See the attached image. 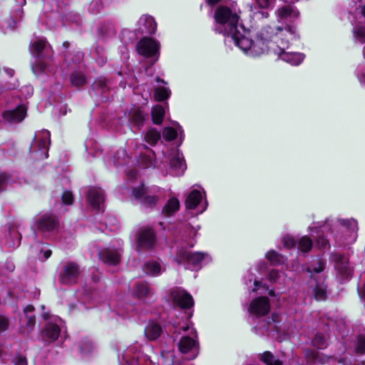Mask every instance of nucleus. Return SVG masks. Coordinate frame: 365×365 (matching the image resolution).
Wrapping results in <instances>:
<instances>
[{
	"mask_svg": "<svg viewBox=\"0 0 365 365\" xmlns=\"http://www.w3.org/2000/svg\"><path fill=\"white\" fill-rule=\"evenodd\" d=\"M241 30L244 31L242 26L237 29V31L230 34L232 41L246 55L256 57L264 53L269 48H273L271 44L268 46L267 38L262 32L261 36H258L255 41L250 39L241 34Z\"/></svg>",
	"mask_w": 365,
	"mask_h": 365,
	"instance_id": "nucleus-1",
	"label": "nucleus"
},
{
	"mask_svg": "<svg viewBox=\"0 0 365 365\" xmlns=\"http://www.w3.org/2000/svg\"><path fill=\"white\" fill-rule=\"evenodd\" d=\"M215 19L217 23L216 31L227 36L233 34L241 26L239 24V15L227 6L218 7L215 14Z\"/></svg>",
	"mask_w": 365,
	"mask_h": 365,
	"instance_id": "nucleus-2",
	"label": "nucleus"
},
{
	"mask_svg": "<svg viewBox=\"0 0 365 365\" xmlns=\"http://www.w3.org/2000/svg\"><path fill=\"white\" fill-rule=\"evenodd\" d=\"M50 145V133L41 130L35 134L30 145L29 153L34 160L46 159L48 157V146Z\"/></svg>",
	"mask_w": 365,
	"mask_h": 365,
	"instance_id": "nucleus-3",
	"label": "nucleus"
},
{
	"mask_svg": "<svg viewBox=\"0 0 365 365\" xmlns=\"http://www.w3.org/2000/svg\"><path fill=\"white\" fill-rule=\"evenodd\" d=\"M175 260L179 264H186L189 269H196L200 268L203 262H207L210 259L206 253L191 252L182 248L178 251Z\"/></svg>",
	"mask_w": 365,
	"mask_h": 365,
	"instance_id": "nucleus-4",
	"label": "nucleus"
},
{
	"mask_svg": "<svg viewBox=\"0 0 365 365\" xmlns=\"http://www.w3.org/2000/svg\"><path fill=\"white\" fill-rule=\"evenodd\" d=\"M157 191H159L158 188L150 189L142 185L133 189V195L144 207H153L159 200V197L156 194Z\"/></svg>",
	"mask_w": 365,
	"mask_h": 365,
	"instance_id": "nucleus-5",
	"label": "nucleus"
},
{
	"mask_svg": "<svg viewBox=\"0 0 365 365\" xmlns=\"http://www.w3.org/2000/svg\"><path fill=\"white\" fill-rule=\"evenodd\" d=\"M164 158L170 165V174L173 176L182 175L186 170V164L182 155L178 150H170L168 153L163 151Z\"/></svg>",
	"mask_w": 365,
	"mask_h": 365,
	"instance_id": "nucleus-6",
	"label": "nucleus"
},
{
	"mask_svg": "<svg viewBox=\"0 0 365 365\" xmlns=\"http://www.w3.org/2000/svg\"><path fill=\"white\" fill-rule=\"evenodd\" d=\"M80 275L78 264L68 262L63 267L58 274V280L63 284L71 285L77 282Z\"/></svg>",
	"mask_w": 365,
	"mask_h": 365,
	"instance_id": "nucleus-7",
	"label": "nucleus"
},
{
	"mask_svg": "<svg viewBox=\"0 0 365 365\" xmlns=\"http://www.w3.org/2000/svg\"><path fill=\"white\" fill-rule=\"evenodd\" d=\"M58 220L51 213H44L36 217L35 226L36 229L43 233L55 232L58 228Z\"/></svg>",
	"mask_w": 365,
	"mask_h": 365,
	"instance_id": "nucleus-8",
	"label": "nucleus"
},
{
	"mask_svg": "<svg viewBox=\"0 0 365 365\" xmlns=\"http://www.w3.org/2000/svg\"><path fill=\"white\" fill-rule=\"evenodd\" d=\"M287 43V41H284V39L282 38L279 46H278V51H275L274 43H271V46L273 48L269 49L279 55L282 60L290 63L291 65L298 66L303 61L304 56L301 53L286 52L285 48L288 47Z\"/></svg>",
	"mask_w": 365,
	"mask_h": 365,
	"instance_id": "nucleus-9",
	"label": "nucleus"
},
{
	"mask_svg": "<svg viewBox=\"0 0 365 365\" xmlns=\"http://www.w3.org/2000/svg\"><path fill=\"white\" fill-rule=\"evenodd\" d=\"M196 338V331L192 328L189 335L182 336L178 344L179 351L181 353H192V356L189 357L190 359H193L197 355V344Z\"/></svg>",
	"mask_w": 365,
	"mask_h": 365,
	"instance_id": "nucleus-10",
	"label": "nucleus"
},
{
	"mask_svg": "<svg viewBox=\"0 0 365 365\" xmlns=\"http://www.w3.org/2000/svg\"><path fill=\"white\" fill-rule=\"evenodd\" d=\"M160 43L157 41L143 38L137 44L138 53L145 57H152L158 55Z\"/></svg>",
	"mask_w": 365,
	"mask_h": 365,
	"instance_id": "nucleus-11",
	"label": "nucleus"
},
{
	"mask_svg": "<svg viewBox=\"0 0 365 365\" xmlns=\"http://www.w3.org/2000/svg\"><path fill=\"white\" fill-rule=\"evenodd\" d=\"M249 312L256 317L266 315L270 310L269 300L266 297H259L253 299L249 306Z\"/></svg>",
	"mask_w": 365,
	"mask_h": 365,
	"instance_id": "nucleus-12",
	"label": "nucleus"
},
{
	"mask_svg": "<svg viewBox=\"0 0 365 365\" xmlns=\"http://www.w3.org/2000/svg\"><path fill=\"white\" fill-rule=\"evenodd\" d=\"M123 359L127 365H150L151 362L145 356H139L137 346H129L123 354Z\"/></svg>",
	"mask_w": 365,
	"mask_h": 365,
	"instance_id": "nucleus-13",
	"label": "nucleus"
},
{
	"mask_svg": "<svg viewBox=\"0 0 365 365\" xmlns=\"http://www.w3.org/2000/svg\"><path fill=\"white\" fill-rule=\"evenodd\" d=\"M171 298L174 303L182 309H188L193 306L194 301L192 296L185 290L175 288L171 291Z\"/></svg>",
	"mask_w": 365,
	"mask_h": 365,
	"instance_id": "nucleus-14",
	"label": "nucleus"
},
{
	"mask_svg": "<svg viewBox=\"0 0 365 365\" xmlns=\"http://www.w3.org/2000/svg\"><path fill=\"white\" fill-rule=\"evenodd\" d=\"M60 322L59 319H55L53 322H47L42 331V338L45 341L53 342L58 338L61 331Z\"/></svg>",
	"mask_w": 365,
	"mask_h": 365,
	"instance_id": "nucleus-15",
	"label": "nucleus"
},
{
	"mask_svg": "<svg viewBox=\"0 0 365 365\" xmlns=\"http://www.w3.org/2000/svg\"><path fill=\"white\" fill-rule=\"evenodd\" d=\"M155 243V235L151 227H143L139 231L138 244L140 248H150Z\"/></svg>",
	"mask_w": 365,
	"mask_h": 365,
	"instance_id": "nucleus-16",
	"label": "nucleus"
},
{
	"mask_svg": "<svg viewBox=\"0 0 365 365\" xmlns=\"http://www.w3.org/2000/svg\"><path fill=\"white\" fill-rule=\"evenodd\" d=\"M87 200L95 209L101 210L104 201V193L98 187H90L87 194Z\"/></svg>",
	"mask_w": 365,
	"mask_h": 365,
	"instance_id": "nucleus-17",
	"label": "nucleus"
},
{
	"mask_svg": "<svg viewBox=\"0 0 365 365\" xmlns=\"http://www.w3.org/2000/svg\"><path fill=\"white\" fill-rule=\"evenodd\" d=\"M279 21L281 20H294L299 17V12L293 5H284L278 8L275 11Z\"/></svg>",
	"mask_w": 365,
	"mask_h": 365,
	"instance_id": "nucleus-18",
	"label": "nucleus"
},
{
	"mask_svg": "<svg viewBox=\"0 0 365 365\" xmlns=\"http://www.w3.org/2000/svg\"><path fill=\"white\" fill-rule=\"evenodd\" d=\"M138 30L140 34H153L156 31L157 24L150 16H142L138 21Z\"/></svg>",
	"mask_w": 365,
	"mask_h": 365,
	"instance_id": "nucleus-19",
	"label": "nucleus"
},
{
	"mask_svg": "<svg viewBox=\"0 0 365 365\" xmlns=\"http://www.w3.org/2000/svg\"><path fill=\"white\" fill-rule=\"evenodd\" d=\"M98 255L104 263L110 265L118 264L120 259V253L118 250L109 248L101 251Z\"/></svg>",
	"mask_w": 365,
	"mask_h": 365,
	"instance_id": "nucleus-20",
	"label": "nucleus"
},
{
	"mask_svg": "<svg viewBox=\"0 0 365 365\" xmlns=\"http://www.w3.org/2000/svg\"><path fill=\"white\" fill-rule=\"evenodd\" d=\"M335 267L343 277H349L352 274V269L349 265L348 259L343 255H336Z\"/></svg>",
	"mask_w": 365,
	"mask_h": 365,
	"instance_id": "nucleus-21",
	"label": "nucleus"
},
{
	"mask_svg": "<svg viewBox=\"0 0 365 365\" xmlns=\"http://www.w3.org/2000/svg\"><path fill=\"white\" fill-rule=\"evenodd\" d=\"M163 332L162 327L156 322H150L145 328V336L149 341L156 340Z\"/></svg>",
	"mask_w": 365,
	"mask_h": 365,
	"instance_id": "nucleus-22",
	"label": "nucleus"
},
{
	"mask_svg": "<svg viewBox=\"0 0 365 365\" xmlns=\"http://www.w3.org/2000/svg\"><path fill=\"white\" fill-rule=\"evenodd\" d=\"M202 196L197 190H193L187 195L185 205L187 209H195L202 201Z\"/></svg>",
	"mask_w": 365,
	"mask_h": 365,
	"instance_id": "nucleus-23",
	"label": "nucleus"
},
{
	"mask_svg": "<svg viewBox=\"0 0 365 365\" xmlns=\"http://www.w3.org/2000/svg\"><path fill=\"white\" fill-rule=\"evenodd\" d=\"M144 271L147 274L150 276H158L165 271L161 265L155 261H150L145 264Z\"/></svg>",
	"mask_w": 365,
	"mask_h": 365,
	"instance_id": "nucleus-24",
	"label": "nucleus"
},
{
	"mask_svg": "<svg viewBox=\"0 0 365 365\" xmlns=\"http://www.w3.org/2000/svg\"><path fill=\"white\" fill-rule=\"evenodd\" d=\"M180 202L175 197L170 198L166 205L163 207L162 213L163 215L168 217L178 210Z\"/></svg>",
	"mask_w": 365,
	"mask_h": 365,
	"instance_id": "nucleus-25",
	"label": "nucleus"
},
{
	"mask_svg": "<svg viewBox=\"0 0 365 365\" xmlns=\"http://www.w3.org/2000/svg\"><path fill=\"white\" fill-rule=\"evenodd\" d=\"M25 114L23 109H17L5 112L4 117L10 122H20L25 118Z\"/></svg>",
	"mask_w": 365,
	"mask_h": 365,
	"instance_id": "nucleus-26",
	"label": "nucleus"
},
{
	"mask_svg": "<svg viewBox=\"0 0 365 365\" xmlns=\"http://www.w3.org/2000/svg\"><path fill=\"white\" fill-rule=\"evenodd\" d=\"M178 133H180V140H182V135L181 133H182V130L180 125H178V130H175L170 127L165 128L163 130L162 135H163V139H165V140L171 141L177 137V135H178Z\"/></svg>",
	"mask_w": 365,
	"mask_h": 365,
	"instance_id": "nucleus-27",
	"label": "nucleus"
},
{
	"mask_svg": "<svg viewBox=\"0 0 365 365\" xmlns=\"http://www.w3.org/2000/svg\"><path fill=\"white\" fill-rule=\"evenodd\" d=\"M160 139V133L155 128L149 129L145 134L144 140L150 145H154Z\"/></svg>",
	"mask_w": 365,
	"mask_h": 365,
	"instance_id": "nucleus-28",
	"label": "nucleus"
},
{
	"mask_svg": "<svg viewBox=\"0 0 365 365\" xmlns=\"http://www.w3.org/2000/svg\"><path fill=\"white\" fill-rule=\"evenodd\" d=\"M151 289L148 284L145 282H140L135 284L134 289V294L139 297L143 298L150 294Z\"/></svg>",
	"mask_w": 365,
	"mask_h": 365,
	"instance_id": "nucleus-29",
	"label": "nucleus"
},
{
	"mask_svg": "<svg viewBox=\"0 0 365 365\" xmlns=\"http://www.w3.org/2000/svg\"><path fill=\"white\" fill-rule=\"evenodd\" d=\"M152 119L155 124H160L164 118L165 110L162 106L157 105L152 109Z\"/></svg>",
	"mask_w": 365,
	"mask_h": 365,
	"instance_id": "nucleus-30",
	"label": "nucleus"
},
{
	"mask_svg": "<svg viewBox=\"0 0 365 365\" xmlns=\"http://www.w3.org/2000/svg\"><path fill=\"white\" fill-rule=\"evenodd\" d=\"M46 41L44 39H38L34 41L31 46V52L36 56H41V52L46 47Z\"/></svg>",
	"mask_w": 365,
	"mask_h": 365,
	"instance_id": "nucleus-31",
	"label": "nucleus"
},
{
	"mask_svg": "<svg viewBox=\"0 0 365 365\" xmlns=\"http://www.w3.org/2000/svg\"><path fill=\"white\" fill-rule=\"evenodd\" d=\"M313 293L317 300H325L327 299V286L324 284H316Z\"/></svg>",
	"mask_w": 365,
	"mask_h": 365,
	"instance_id": "nucleus-32",
	"label": "nucleus"
},
{
	"mask_svg": "<svg viewBox=\"0 0 365 365\" xmlns=\"http://www.w3.org/2000/svg\"><path fill=\"white\" fill-rule=\"evenodd\" d=\"M70 79L72 86L76 87L82 86L86 83V77L81 72L72 73Z\"/></svg>",
	"mask_w": 365,
	"mask_h": 365,
	"instance_id": "nucleus-33",
	"label": "nucleus"
},
{
	"mask_svg": "<svg viewBox=\"0 0 365 365\" xmlns=\"http://www.w3.org/2000/svg\"><path fill=\"white\" fill-rule=\"evenodd\" d=\"M170 90L168 88L158 87L155 89V98L158 101H163L170 96Z\"/></svg>",
	"mask_w": 365,
	"mask_h": 365,
	"instance_id": "nucleus-34",
	"label": "nucleus"
},
{
	"mask_svg": "<svg viewBox=\"0 0 365 365\" xmlns=\"http://www.w3.org/2000/svg\"><path fill=\"white\" fill-rule=\"evenodd\" d=\"M262 360L266 365H282V362L269 351H265L262 355Z\"/></svg>",
	"mask_w": 365,
	"mask_h": 365,
	"instance_id": "nucleus-35",
	"label": "nucleus"
},
{
	"mask_svg": "<svg viewBox=\"0 0 365 365\" xmlns=\"http://www.w3.org/2000/svg\"><path fill=\"white\" fill-rule=\"evenodd\" d=\"M267 259L273 264H279L283 263V257L274 250H270L266 254Z\"/></svg>",
	"mask_w": 365,
	"mask_h": 365,
	"instance_id": "nucleus-36",
	"label": "nucleus"
},
{
	"mask_svg": "<svg viewBox=\"0 0 365 365\" xmlns=\"http://www.w3.org/2000/svg\"><path fill=\"white\" fill-rule=\"evenodd\" d=\"M312 247V241L307 236L299 239L298 242V248L304 252H308Z\"/></svg>",
	"mask_w": 365,
	"mask_h": 365,
	"instance_id": "nucleus-37",
	"label": "nucleus"
},
{
	"mask_svg": "<svg viewBox=\"0 0 365 365\" xmlns=\"http://www.w3.org/2000/svg\"><path fill=\"white\" fill-rule=\"evenodd\" d=\"M339 222L341 226L346 228L351 232H356L358 230V225L356 220L354 219L351 220H339Z\"/></svg>",
	"mask_w": 365,
	"mask_h": 365,
	"instance_id": "nucleus-38",
	"label": "nucleus"
},
{
	"mask_svg": "<svg viewBox=\"0 0 365 365\" xmlns=\"http://www.w3.org/2000/svg\"><path fill=\"white\" fill-rule=\"evenodd\" d=\"M312 345L317 349H324L327 346V342L323 335L317 334L312 339Z\"/></svg>",
	"mask_w": 365,
	"mask_h": 365,
	"instance_id": "nucleus-39",
	"label": "nucleus"
},
{
	"mask_svg": "<svg viewBox=\"0 0 365 365\" xmlns=\"http://www.w3.org/2000/svg\"><path fill=\"white\" fill-rule=\"evenodd\" d=\"M12 179L10 175L5 173H0V192L6 190L12 184Z\"/></svg>",
	"mask_w": 365,
	"mask_h": 365,
	"instance_id": "nucleus-40",
	"label": "nucleus"
},
{
	"mask_svg": "<svg viewBox=\"0 0 365 365\" xmlns=\"http://www.w3.org/2000/svg\"><path fill=\"white\" fill-rule=\"evenodd\" d=\"M354 36L360 43H363L365 41V26H359L354 28L353 30Z\"/></svg>",
	"mask_w": 365,
	"mask_h": 365,
	"instance_id": "nucleus-41",
	"label": "nucleus"
},
{
	"mask_svg": "<svg viewBox=\"0 0 365 365\" xmlns=\"http://www.w3.org/2000/svg\"><path fill=\"white\" fill-rule=\"evenodd\" d=\"M93 349V344L90 340H85L80 346V351L82 354H88Z\"/></svg>",
	"mask_w": 365,
	"mask_h": 365,
	"instance_id": "nucleus-42",
	"label": "nucleus"
},
{
	"mask_svg": "<svg viewBox=\"0 0 365 365\" xmlns=\"http://www.w3.org/2000/svg\"><path fill=\"white\" fill-rule=\"evenodd\" d=\"M282 242L285 247L287 248H292L296 245V240L295 239L289 235L284 236L282 238Z\"/></svg>",
	"mask_w": 365,
	"mask_h": 365,
	"instance_id": "nucleus-43",
	"label": "nucleus"
},
{
	"mask_svg": "<svg viewBox=\"0 0 365 365\" xmlns=\"http://www.w3.org/2000/svg\"><path fill=\"white\" fill-rule=\"evenodd\" d=\"M324 264L322 261L321 260H319L317 262V266L316 267H308L307 269V271L311 272V273H319V272H321L324 270Z\"/></svg>",
	"mask_w": 365,
	"mask_h": 365,
	"instance_id": "nucleus-44",
	"label": "nucleus"
},
{
	"mask_svg": "<svg viewBox=\"0 0 365 365\" xmlns=\"http://www.w3.org/2000/svg\"><path fill=\"white\" fill-rule=\"evenodd\" d=\"M14 365H28L26 356L21 354L16 355L13 359Z\"/></svg>",
	"mask_w": 365,
	"mask_h": 365,
	"instance_id": "nucleus-45",
	"label": "nucleus"
},
{
	"mask_svg": "<svg viewBox=\"0 0 365 365\" xmlns=\"http://www.w3.org/2000/svg\"><path fill=\"white\" fill-rule=\"evenodd\" d=\"M62 201L64 204L71 205L73 201V194L69 191H65L62 195Z\"/></svg>",
	"mask_w": 365,
	"mask_h": 365,
	"instance_id": "nucleus-46",
	"label": "nucleus"
},
{
	"mask_svg": "<svg viewBox=\"0 0 365 365\" xmlns=\"http://www.w3.org/2000/svg\"><path fill=\"white\" fill-rule=\"evenodd\" d=\"M306 356L310 362H314V361H319L321 363L322 362V360L319 359L318 353L315 351H307Z\"/></svg>",
	"mask_w": 365,
	"mask_h": 365,
	"instance_id": "nucleus-47",
	"label": "nucleus"
},
{
	"mask_svg": "<svg viewBox=\"0 0 365 365\" xmlns=\"http://www.w3.org/2000/svg\"><path fill=\"white\" fill-rule=\"evenodd\" d=\"M132 119L138 125H140L144 120L143 115L142 113L139 110L134 112L132 116Z\"/></svg>",
	"mask_w": 365,
	"mask_h": 365,
	"instance_id": "nucleus-48",
	"label": "nucleus"
},
{
	"mask_svg": "<svg viewBox=\"0 0 365 365\" xmlns=\"http://www.w3.org/2000/svg\"><path fill=\"white\" fill-rule=\"evenodd\" d=\"M356 351L360 354L365 353V337L360 336L358 339V345L356 346Z\"/></svg>",
	"mask_w": 365,
	"mask_h": 365,
	"instance_id": "nucleus-49",
	"label": "nucleus"
},
{
	"mask_svg": "<svg viewBox=\"0 0 365 365\" xmlns=\"http://www.w3.org/2000/svg\"><path fill=\"white\" fill-rule=\"evenodd\" d=\"M16 21L12 18H11V19H9L8 21L4 22V24H2V27L4 31H6L7 30L14 29L16 27Z\"/></svg>",
	"mask_w": 365,
	"mask_h": 365,
	"instance_id": "nucleus-50",
	"label": "nucleus"
},
{
	"mask_svg": "<svg viewBox=\"0 0 365 365\" xmlns=\"http://www.w3.org/2000/svg\"><path fill=\"white\" fill-rule=\"evenodd\" d=\"M256 4L262 9H268L269 8L274 0H255Z\"/></svg>",
	"mask_w": 365,
	"mask_h": 365,
	"instance_id": "nucleus-51",
	"label": "nucleus"
},
{
	"mask_svg": "<svg viewBox=\"0 0 365 365\" xmlns=\"http://www.w3.org/2000/svg\"><path fill=\"white\" fill-rule=\"evenodd\" d=\"M282 273H279L277 270L273 269L269 272L268 279L270 282H277L280 278Z\"/></svg>",
	"mask_w": 365,
	"mask_h": 365,
	"instance_id": "nucleus-52",
	"label": "nucleus"
},
{
	"mask_svg": "<svg viewBox=\"0 0 365 365\" xmlns=\"http://www.w3.org/2000/svg\"><path fill=\"white\" fill-rule=\"evenodd\" d=\"M93 88L104 89L106 87V81L104 78H98L93 84Z\"/></svg>",
	"mask_w": 365,
	"mask_h": 365,
	"instance_id": "nucleus-53",
	"label": "nucleus"
},
{
	"mask_svg": "<svg viewBox=\"0 0 365 365\" xmlns=\"http://www.w3.org/2000/svg\"><path fill=\"white\" fill-rule=\"evenodd\" d=\"M174 328H175V332L173 334H175L178 333V334H180V330H182L184 332H187L190 330V327L188 324L180 326L179 324H174ZM174 337H176L175 335H173Z\"/></svg>",
	"mask_w": 365,
	"mask_h": 365,
	"instance_id": "nucleus-54",
	"label": "nucleus"
},
{
	"mask_svg": "<svg viewBox=\"0 0 365 365\" xmlns=\"http://www.w3.org/2000/svg\"><path fill=\"white\" fill-rule=\"evenodd\" d=\"M8 326H9L8 319L3 316H0V331H5L6 329H7Z\"/></svg>",
	"mask_w": 365,
	"mask_h": 365,
	"instance_id": "nucleus-55",
	"label": "nucleus"
},
{
	"mask_svg": "<svg viewBox=\"0 0 365 365\" xmlns=\"http://www.w3.org/2000/svg\"><path fill=\"white\" fill-rule=\"evenodd\" d=\"M27 317V326L29 329H32L35 324L36 320L34 315H28Z\"/></svg>",
	"mask_w": 365,
	"mask_h": 365,
	"instance_id": "nucleus-56",
	"label": "nucleus"
},
{
	"mask_svg": "<svg viewBox=\"0 0 365 365\" xmlns=\"http://www.w3.org/2000/svg\"><path fill=\"white\" fill-rule=\"evenodd\" d=\"M45 69V66L43 63H39L36 66H33V71L35 73H40Z\"/></svg>",
	"mask_w": 365,
	"mask_h": 365,
	"instance_id": "nucleus-57",
	"label": "nucleus"
},
{
	"mask_svg": "<svg viewBox=\"0 0 365 365\" xmlns=\"http://www.w3.org/2000/svg\"><path fill=\"white\" fill-rule=\"evenodd\" d=\"M328 244V240L323 237L317 240V245L322 248H325Z\"/></svg>",
	"mask_w": 365,
	"mask_h": 365,
	"instance_id": "nucleus-58",
	"label": "nucleus"
},
{
	"mask_svg": "<svg viewBox=\"0 0 365 365\" xmlns=\"http://www.w3.org/2000/svg\"><path fill=\"white\" fill-rule=\"evenodd\" d=\"M41 252H43V260H46L48 258H49L52 253L51 250L49 249H46V250L41 249Z\"/></svg>",
	"mask_w": 365,
	"mask_h": 365,
	"instance_id": "nucleus-59",
	"label": "nucleus"
},
{
	"mask_svg": "<svg viewBox=\"0 0 365 365\" xmlns=\"http://www.w3.org/2000/svg\"><path fill=\"white\" fill-rule=\"evenodd\" d=\"M277 31H279V32H282V31H285L286 33H289V34H294V31L293 29L291 28V27H286L285 29H282L281 27H277Z\"/></svg>",
	"mask_w": 365,
	"mask_h": 365,
	"instance_id": "nucleus-60",
	"label": "nucleus"
},
{
	"mask_svg": "<svg viewBox=\"0 0 365 365\" xmlns=\"http://www.w3.org/2000/svg\"><path fill=\"white\" fill-rule=\"evenodd\" d=\"M34 307L32 305H28L24 309V313H25L26 316L31 315L30 314H31L34 312Z\"/></svg>",
	"mask_w": 365,
	"mask_h": 365,
	"instance_id": "nucleus-61",
	"label": "nucleus"
},
{
	"mask_svg": "<svg viewBox=\"0 0 365 365\" xmlns=\"http://www.w3.org/2000/svg\"><path fill=\"white\" fill-rule=\"evenodd\" d=\"M5 72L9 77H12L14 75V71L11 68H5Z\"/></svg>",
	"mask_w": 365,
	"mask_h": 365,
	"instance_id": "nucleus-62",
	"label": "nucleus"
},
{
	"mask_svg": "<svg viewBox=\"0 0 365 365\" xmlns=\"http://www.w3.org/2000/svg\"><path fill=\"white\" fill-rule=\"evenodd\" d=\"M359 79L361 83H365V73L359 76Z\"/></svg>",
	"mask_w": 365,
	"mask_h": 365,
	"instance_id": "nucleus-63",
	"label": "nucleus"
},
{
	"mask_svg": "<svg viewBox=\"0 0 365 365\" xmlns=\"http://www.w3.org/2000/svg\"><path fill=\"white\" fill-rule=\"evenodd\" d=\"M360 13L361 14V15L365 17V5H362L361 7H360Z\"/></svg>",
	"mask_w": 365,
	"mask_h": 365,
	"instance_id": "nucleus-64",
	"label": "nucleus"
}]
</instances>
